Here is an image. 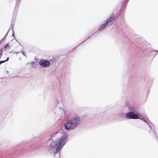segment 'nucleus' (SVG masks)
Masks as SVG:
<instances>
[{
	"instance_id": "f257e3e1",
	"label": "nucleus",
	"mask_w": 158,
	"mask_h": 158,
	"mask_svg": "<svg viewBox=\"0 0 158 158\" xmlns=\"http://www.w3.org/2000/svg\"><path fill=\"white\" fill-rule=\"evenodd\" d=\"M68 135H64L57 141H53L51 144V146L53 148H56V152H59L67 142Z\"/></svg>"
},
{
	"instance_id": "f03ea898",
	"label": "nucleus",
	"mask_w": 158,
	"mask_h": 158,
	"mask_svg": "<svg viewBox=\"0 0 158 158\" xmlns=\"http://www.w3.org/2000/svg\"><path fill=\"white\" fill-rule=\"evenodd\" d=\"M80 120V118L77 116L67 121L64 124V126L66 129L71 130L74 129L79 123Z\"/></svg>"
},
{
	"instance_id": "7ed1b4c3",
	"label": "nucleus",
	"mask_w": 158,
	"mask_h": 158,
	"mask_svg": "<svg viewBox=\"0 0 158 158\" xmlns=\"http://www.w3.org/2000/svg\"><path fill=\"white\" fill-rule=\"evenodd\" d=\"M114 19V17L111 16L110 18L107 19L106 21V23L101 26L99 29V30L102 31L107 26L108 23L112 21V19L113 20Z\"/></svg>"
},
{
	"instance_id": "20e7f679",
	"label": "nucleus",
	"mask_w": 158,
	"mask_h": 158,
	"mask_svg": "<svg viewBox=\"0 0 158 158\" xmlns=\"http://www.w3.org/2000/svg\"><path fill=\"white\" fill-rule=\"evenodd\" d=\"M40 64L42 67H47L50 65V62L45 60H41L39 61Z\"/></svg>"
},
{
	"instance_id": "39448f33",
	"label": "nucleus",
	"mask_w": 158,
	"mask_h": 158,
	"mask_svg": "<svg viewBox=\"0 0 158 158\" xmlns=\"http://www.w3.org/2000/svg\"><path fill=\"white\" fill-rule=\"evenodd\" d=\"M126 117L127 118L132 119L139 118L138 116L133 113L132 112H130L128 113L126 115Z\"/></svg>"
},
{
	"instance_id": "423d86ee",
	"label": "nucleus",
	"mask_w": 158,
	"mask_h": 158,
	"mask_svg": "<svg viewBox=\"0 0 158 158\" xmlns=\"http://www.w3.org/2000/svg\"><path fill=\"white\" fill-rule=\"evenodd\" d=\"M9 57H7L6 60H5L0 61V64L2 63H3L5 62L6 61H8L9 60Z\"/></svg>"
},
{
	"instance_id": "0eeeda50",
	"label": "nucleus",
	"mask_w": 158,
	"mask_h": 158,
	"mask_svg": "<svg viewBox=\"0 0 158 158\" xmlns=\"http://www.w3.org/2000/svg\"><path fill=\"white\" fill-rule=\"evenodd\" d=\"M2 50H0V58L1 57L2 55Z\"/></svg>"
},
{
	"instance_id": "6e6552de",
	"label": "nucleus",
	"mask_w": 158,
	"mask_h": 158,
	"mask_svg": "<svg viewBox=\"0 0 158 158\" xmlns=\"http://www.w3.org/2000/svg\"><path fill=\"white\" fill-rule=\"evenodd\" d=\"M8 46V44H6L5 46V47H4V48H7Z\"/></svg>"
}]
</instances>
